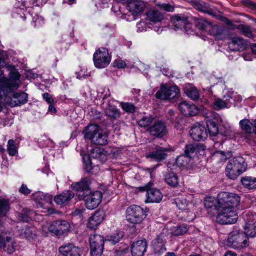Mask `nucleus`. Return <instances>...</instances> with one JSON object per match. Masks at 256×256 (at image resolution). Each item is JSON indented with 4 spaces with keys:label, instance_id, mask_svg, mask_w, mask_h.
<instances>
[{
    "label": "nucleus",
    "instance_id": "55",
    "mask_svg": "<svg viewBox=\"0 0 256 256\" xmlns=\"http://www.w3.org/2000/svg\"><path fill=\"white\" fill-rule=\"evenodd\" d=\"M216 203L218 204V200H216L214 197L208 196L204 199V204L206 208H209L216 206Z\"/></svg>",
    "mask_w": 256,
    "mask_h": 256
},
{
    "label": "nucleus",
    "instance_id": "16",
    "mask_svg": "<svg viewBox=\"0 0 256 256\" xmlns=\"http://www.w3.org/2000/svg\"><path fill=\"white\" fill-rule=\"evenodd\" d=\"M32 198L35 202L36 206L38 208H44L46 204H51L52 202V196L42 192H38L32 195Z\"/></svg>",
    "mask_w": 256,
    "mask_h": 256
},
{
    "label": "nucleus",
    "instance_id": "9",
    "mask_svg": "<svg viewBox=\"0 0 256 256\" xmlns=\"http://www.w3.org/2000/svg\"><path fill=\"white\" fill-rule=\"evenodd\" d=\"M126 212V220L132 224L140 223L146 217L143 209L138 206H130Z\"/></svg>",
    "mask_w": 256,
    "mask_h": 256
},
{
    "label": "nucleus",
    "instance_id": "39",
    "mask_svg": "<svg viewBox=\"0 0 256 256\" xmlns=\"http://www.w3.org/2000/svg\"><path fill=\"white\" fill-rule=\"evenodd\" d=\"M166 183L172 187H176L178 184V178L174 172H166L164 175Z\"/></svg>",
    "mask_w": 256,
    "mask_h": 256
},
{
    "label": "nucleus",
    "instance_id": "60",
    "mask_svg": "<svg viewBox=\"0 0 256 256\" xmlns=\"http://www.w3.org/2000/svg\"><path fill=\"white\" fill-rule=\"evenodd\" d=\"M182 30L188 34H192L194 33L192 24L189 22L188 20L186 24H184Z\"/></svg>",
    "mask_w": 256,
    "mask_h": 256
},
{
    "label": "nucleus",
    "instance_id": "7",
    "mask_svg": "<svg viewBox=\"0 0 256 256\" xmlns=\"http://www.w3.org/2000/svg\"><path fill=\"white\" fill-rule=\"evenodd\" d=\"M247 236L242 232L236 230L232 232L228 235L227 244L230 247L240 250L248 246Z\"/></svg>",
    "mask_w": 256,
    "mask_h": 256
},
{
    "label": "nucleus",
    "instance_id": "41",
    "mask_svg": "<svg viewBox=\"0 0 256 256\" xmlns=\"http://www.w3.org/2000/svg\"><path fill=\"white\" fill-rule=\"evenodd\" d=\"M16 14L18 16L22 18L23 20L26 18V14L23 12L26 9V6L24 2L22 0H18L16 3L15 4Z\"/></svg>",
    "mask_w": 256,
    "mask_h": 256
},
{
    "label": "nucleus",
    "instance_id": "30",
    "mask_svg": "<svg viewBox=\"0 0 256 256\" xmlns=\"http://www.w3.org/2000/svg\"><path fill=\"white\" fill-rule=\"evenodd\" d=\"M241 130L245 132V138L247 141L250 140L249 135L254 132V120L251 122L249 119L244 118L239 122Z\"/></svg>",
    "mask_w": 256,
    "mask_h": 256
},
{
    "label": "nucleus",
    "instance_id": "62",
    "mask_svg": "<svg viewBox=\"0 0 256 256\" xmlns=\"http://www.w3.org/2000/svg\"><path fill=\"white\" fill-rule=\"evenodd\" d=\"M76 78L82 80L88 78L90 76L89 72H85L84 70H82L80 72H76Z\"/></svg>",
    "mask_w": 256,
    "mask_h": 256
},
{
    "label": "nucleus",
    "instance_id": "49",
    "mask_svg": "<svg viewBox=\"0 0 256 256\" xmlns=\"http://www.w3.org/2000/svg\"><path fill=\"white\" fill-rule=\"evenodd\" d=\"M32 211L23 210L21 213L18 214V220L24 222H28L31 218Z\"/></svg>",
    "mask_w": 256,
    "mask_h": 256
},
{
    "label": "nucleus",
    "instance_id": "21",
    "mask_svg": "<svg viewBox=\"0 0 256 256\" xmlns=\"http://www.w3.org/2000/svg\"><path fill=\"white\" fill-rule=\"evenodd\" d=\"M178 108L180 112L186 116H195L199 110L196 106L186 101H183L180 103Z\"/></svg>",
    "mask_w": 256,
    "mask_h": 256
},
{
    "label": "nucleus",
    "instance_id": "25",
    "mask_svg": "<svg viewBox=\"0 0 256 256\" xmlns=\"http://www.w3.org/2000/svg\"><path fill=\"white\" fill-rule=\"evenodd\" d=\"M209 114V117L208 116L206 117V126L210 136L214 138L218 133V128L216 123L210 118H212L214 117H216V114L212 112H210ZM214 140V138H212L213 140Z\"/></svg>",
    "mask_w": 256,
    "mask_h": 256
},
{
    "label": "nucleus",
    "instance_id": "57",
    "mask_svg": "<svg viewBox=\"0 0 256 256\" xmlns=\"http://www.w3.org/2000/svg\"><path fill=\"white\" fill-rule=\"evenodd\" d=\"M210 84V88H202L204 90H209L210 88L212 86H214L215 84H218V82H222V79L221 78H216L214 76H210V78L209 79Z\"/></svg>",
    "mask_w": 256,
    "mask_h": 256
},
{
    "label": "nucleus",
    "instance_id": "26",
    "mask_svg": "<svg viewBox=\"0 0 256 256\" xmlns=\"http://www.w3.org/2000/svg\"><path fill=\"white\" fill-rule=\"evenodd\" d=\"M104 212L102 211H96L88 219L87 224L88 228L95 229L104 220Z\"/></svg>",
    "mask_w": 256,
    "mask_h": 256
},
{
    "label": "nucleus",
    "instance_id": "18",
    "mask_svg": "<svg viewBox=\"0 0 256 256\" xmlns=\"http://www.w3.org/2000/svg\"><path fill=\"white\" fill-rule=\"evenodd\" d=\"M146 6V3L142 0H129L126 4L128 10L134 16L141 14Z\"/></svg>",
    "mask_w": 256,
    "mask_h": 256
},
{
    "label": "nucleus",
    "instance_id": "11",
    "mask_svg": "<svg viewBox=\"0 0 256 256\" xmlns=\"http://www.w3.org/2000/svg\"><path fill=\"white\" fill-rule=\"evenodd\" d=\"M89 242L91 256H100L104 250V238L100 234H92L90 236Z\"/></svg>",
    "mask_w": 256,
    "mask_h": 256
},
{
    "label": "nucleus",
    "instance_id": "48",
    "mask_svg": "<svg viewBox=\"0 0 256 256\" xmlns=\"http://www.w3.org/2000/svg\"><path fill=\"white\" fill-rule=\"evenodd\" d=\"M7 150L10 156H14L18 153V148L16 146V142L13 140H10L8 142Z\"/></svg>",
    "mask_w": 256,
    "mask_h": 256
},
{
    "label": "nucleus",
    "instance_id": "50",
    "mask_svg": "<svg viewBox=\"0 0 256 256\" xmlns=\"http://www.w3.org/2000/svg\"><path fill=\"white\" fill-rule=\"evenodd\" d=\"M44 24V19L42 16L38 14H35L32 16V24L36 28L42 26Z\"/></svg>",
    "mask_w": 256,
    "mask_h": 256
},
{
    "label": "nucleus",
    "instance_id": "19",
    "mask_svg": "<svg viewBox=\"0 0 256 256\" xmlns=\"http://www.w3.org/2000/svg\"><path fill=\"white\" fill-rule=\"evenodd\" d=\"M190 134L192 138L198 142L203 140L208 136L206 128L200 124L193 126L190 130Z\"/></svg>",
    "mask_w": 256,
    "mask_h": 256
},
{
    "label": "nucleus",
    "instance_id": "12",
    "mask_svg": "<svg viewBox=\"0 0 256 256\" xmlns=\"http://www.w3.org/2000/svg\"><path fill=\"white\" fill-rule=\"evenodd\" d=\"M179 93L180 90L177 86L162 84L156 92V97L161 100H172L176 98Z\"/></svg>",
    "mask_w": 256,
    "mask_h": 256
},
{
    "label": "nucleus",
    "instance_id": "43",
    "mask_svg": "<svg viewBox=\"0 0 256 256\" xmlns=\"http://www.w3.org/2000/svg\"><path fill=\"white\" fill-rule=\"evenodd\" d=\"M191 158L185 154L177 157L176 164L179 167H188L190 162Z\"/></svg>",
    "mask_w": 256,
    "mask_h": 256
},
{
    "label": "nucleus",
    "instance_id": "44",
    "mask_svg": "<svg viewBox=\"0 0 256 256\" xmlns=\"http://www.w3.org/2000/svg\"><path fill=\"white\" fill-rule=\"evenodd\" d=\"M9 210V200L8 199H0V217L5 216Z\"/></svg>",
    "mask_w": 256,
    "mask_h": 256
},
{
    "label": "nucleus",
    "instance_id": "24",
    "mask_svg": "<svg viewBox=\"0 0 256 256\" xmlns=\"http://www.w3.org/2000/svg\"><path fill=\"white\" fill-rule=\"evenodd\" d=\"M148 130L151 135L156 137H162L166 134V126L160 121L155 122Z\"/></svg>",
    "mask_w": 256,
    "mask_h": 256
},
{
    "label": "nucleus",
    "instance_id": "56",
    "mask_svg": "<svg viewBox=\"0 0 256 256\" xmlns=\"http://www.w3.org/2000/svg\"><path fill=\"white\" fill-rule=\"evenodd\" d=\"M21 236L22 238H26L28 240H34L36 237L35 234L30 228H27L21 233Z\"/></svg>",
    "mask_w": 256,
    "mask_h": 256
},
{
    "label": "nucleus",
    "instance_id": "38",
    "mask_svg": "<svg viewBox=\"0 0 256 256\" xmlns=\"http://www.w3.org/2000/svg\"><path fill=\"white\" fill-rule=\"evenodd\" d=\"M188 230V227L184 224L174 226L170 228V233L174 236H182Z\"/></svg>",
    "mask_w": 256,
    "mask_h": 256
},
{
    "label": "nucleus",
    "instance_id": "27",
    "mask_svg": "<svg viewBox=\"0 0 256 256\" xmlns=\"http://www.w3.org/2000/svg\"><path fill=\"white\" fill-rule=\"evenodd\" d=\"M194 7L198 10L204 13H206L212 17H217L218 16V11L216 8H211L208 4L202 1L196 2Z\"/></svg>",
    "mask_w": 256,
    "mask_h": 256
},
{
    "label": "nucleus",
    "instance_id": "35",
    "mask_svg": "<svg viewBox=\"0 0 256 256\" xmlns=\"http://www.w3.org/2000/svg\"><path fill=\"white\" fill-rule=\"evenodd\" d=\"M184 92L186 96L194 100L200 98V94L196 88L192 84H186L184 87Z\"/></svg>",
    "mask_w": 256,
    "mask_h": 256
},
{
    "label": "nucleus",
    "instance_id": "33",
    "mask_svg": "<svg viewBox=\"0 0 256 256\" xmlns=\"http://www.w3.org/2000/svg\"><path fill=\"white\" fill-rule=\"evenodd\" d=\"M205 150L202 144H190L186 146L184 149V154L191 158L197 152L200 150L204 151Z\"/></svg>",
    "mask_w": 256,
    "mask_h": 256
},
{
    "label": "nucleus",
    "instance_id": "4",
    "mask_svg": "<svg viewBox=\"0 0 256 256\" xmlns=\"http://www.w3.org/2000/svg\"><path fill=\"white\" fill-rule=\"evenodd\" d=\"M84 137L94 144L105 145L108 144V134L96 124H89L84 130Z\"/></svg>",
    "mask_w": 256,
    "mask_h": 256
},
{
    "label": "nucleus",
    "instance_id": "1",
    "mask_svg": "<svg viewBox=\"0 0 256 256\" xmlns=\"http://www.w3.org/2000/svg\"><path fill=\"white\" fill-rule=\"evenodd\" d=\"M9 72V78L3 77L0 78V96H10L11 106H20L26 104L28 101V94L24 92H16L20 87L21 81V74L15 66L8 64L6 66Z\"/></svg>",
    "mask_w": 256,
    "mask_h": 256
},
{
    "label": "nucleus",
    "instance_id": "42",
    "mask_svg": "<svg viewBox=\"0 0 256 256\" xmlns=\"http://www.w3.org/2000/svg\"><path fill=\"white\" fill-rule=\"evenodd\" d=\"M234 29H238L245 36L251 38L254 36L251 28L250 26L242 24L235 25Z\"/></svg>",
    "mask_w": 256,
    "mask_h": 256
},
{
    "label": "nucleus",
    "instance_id": "22",
    "mask_svg": "<svg viewBox=\"0 0 256 256\" xmlns=\"http://www.w3.org/2000/svg\"><path fill=\"white\" fill-rule=\"evenodd\" d=\"M148 244L146 239L137 240L131 246V253L132 256H142L146 252Z\"/></svg>",
    "mask_w": 256,
    "mask_h": 256
},
{
    "label": "nucleus",
    "instance_id": "59",
    "mask_svg": "<svg viewBox=\"0 0 256 256\" xmlns=\"http://www.w3.org/2000/svg\"><path fill=\"white\" fill-rule=\"evenodd\" d=\"M214 157L220 158L221 161H224L228 158V155L224 151L218 150L214 153Z\"/></svg>",
    "mask_w": 256,
    "mask_h": 256
},
{
    "label": "nucleus",
    "instance_id": "37",
    "mask_svg": "<svg viewBox=\"0 0 256 256\" xmlns=\"http://www.w3.org/2000/svg\"><path fill=\"white\" fill-rule=\"evenodd\" d=\"M242 186L246 189H256V178L252 176H242L240 180Z\"/></svg>",
    "mask_w": 256,
    "mask_h": 256
},
{
    "label": "nucleus",
    "instance_id": "32",
    "mask_svg": "<svg viewBox=\"0 0 256 256\" xmlns=\"http://www.w3.org/2000/svg\"><path fill=\"white\" fill-rule=\"evenodd\" d=\"M166 240L161 236H158L152 242V246L154 254L160 256L166 251Z\"/></svg>",
    "mask_w": 256,
    "mask_h": 256
},
{
    "label": "nucleus",
    "instance_id": "29",
    "mask_svg": "<svg viewBox=\"0 0 256 256\" xmlns=\"http://www.w3.org/2000/svg\"><path fill=\"white\" fill-rule=\"evenodd\" d=\"M74 193L71 190H65L56 196L54 198V201L58 205L66 204L74 197Z\"/></svg>",
    "mask_w": 256,
    "mask_h": 256
},
{
    "label": "nucleus",
    "instance_id": "13",
    "mask_svg": "<svg viewBox=\"0 0 256 256\" xmlns=\"http://www.w3.org/2000/svg\"><path fill=\"white\" fill-rule=\"evenodd\" d=\"M175 204L177 208L182 210L181 212L184 220L190 222L194 219V213L190 210V208L193 206L192 202L184 198H178L175 200Z\"/></svg>",
    "mask_w": 256,
    "mask_h": 256
},
{
    "label": "nucleus",
    "instance_id": "17",
    "mask_svg": "<svg viewBox=\"0 0 256 256\" xmlns=\"http://www.w3.org/2000/svg\"><path fill=\"white\" fill-rule=\"evenodd\" d=\"M114 101L109 100L104 102L102 105L104 114L108 117L116 120L120 118L121 112L114 104Z\"/></svg>",
    "mask_w": 256,
    "mask_h": 256
},
{
    "label": "nucleus",
    "instance_id": "61",
    "mask_svg": "<svg viewBox=\"0 0 256 256\" xmlns=\"http://www.w3.org/2000/svg\"><path fill=\"white\" fill-rule=\"evenodd\" d=\"M139 70L144 73V75L146 77L148 76V70H149L150 67L146 65L143 63L140 62L138 66Z\"/></svg>",
    "mask_w": 256,
    "mask_h": 256
},
{
    "label": "nucleus",
    "instance_id": "31",
    "mask_svg": "<svg viewBox=\"0 0 256 256\" xmlns=\"http://www.w3.org/2000/svg\"><path fill=\"white\" fill-rule=\"evenodd\" d=\"M210 34L218 40H223L226 36V30L223 26L214 25L209 30Z\"/></svg>",
    "mask_w": 256,
    "mask_h": 256
},
{
    "label": "nucleus",
    "instance_id": "64",
    "mask_svg": "<svg viewBox=\"0 0 256 256\" xmlns=\"http://www.w3.org/2000/svg\"><path fill=\"white\" fill-rule=\"evenodd\" d=\"M42 98L48 104H54V100L52 98V95L48 92H45L42 94Z\"/></svg>",
    "mask_w": 256,
    "mask_h": 256
},
{
    "label": "nucleus",
    "instance_id": "2",
    "mask_svg": "<svg viewBox=\"0 0 256 256\" xmlns=\"http://www.w3.org/2000/svg\"><path fill=\"white\" fill-rule=\"evenodd\" d=\"M90 180L88 178L82 179L80 182L72 184V188L78 192L80 200H84L86 207L90 210L96 208L100 204L102 198L101 192L96 190L91 192L89 186Z\"/></svg>",
    "mask_w": 256,
    "mask_h": 256
},
{
    "label": "nucleus",
    "instance_id": "46",
    "mask_svg": "<svg viewBox=\"0 0 256 256\" xmlns=\"http://www.w3.org/2000/svg\"><path fill=\"white\" fill-rule=\"evenodd\" d=\"M92 157L98 159H103L106 157L105 152L104 149L98 146H96L92 148Z\"/></svg>",
    "mask_w": 256,
    "mask_h": 256
},
{
    "label": "nucleus",
    "instance_id": "14",
    "mask_svg": "<svg viewBox=\"0 0 256 256\" xmlns=\"http://www.w3.org/2000/svg\"><path fill=\"white\" fill-rule=\"evenodd\" d=\"M243 217L245 221L244 232L248 236L254 237L256 235V214L248 212Z\"/></svg>",
    "mask_w": 256,
    "mask_h": 256
},
{
    "label": "nucleus",
    "instance_id": "15",
    "mask_svg": "<svg viewBox=\"0 0 256 256\" xmlns=\"http://www.w3.org/2000/svg\"><path fill=\"white\" fill-rule=\"evenodd\" d=\"M70 225L64 220H58L52 222L48 226V230L58 236H62L69 232Z\"/></svg>",
    "mask_w": 256,
    "mask_h": 256
},
{
    "label": "nucleus",
    "instance_id": "53",
    "mask_svg": "<svg viewBox=\"0 0 256 256\" xmlns=\"http://www.w3.org/2000/svg\"><path fill=\"white\" fill-rule=\"evenodd\" d=\"M136 28L138 32H143L148 30L151 27L146 20H140L137 22Z\"/></svg>",
    "mask_w": 256,
    "mask_h": 256
},
{
    "label": "nucleus",
    "instance_id": "5",
    "mask_svg": "<svg viewBox=\"0 0 256 256\" xmlns=\"http://www.w3.org/2000/svg\"><path fill=\"white\" fill-rule=\"evenodd\" d=\"M218 212L216 217V222L221 224H232L235 223L238 220V214L232 207L226 205L218 204Z\"/></svg>",
    "mask_w": 256,
    "mask_h": 256
},
{
    "label": "nucleus",
    "instance_id": "54",
    "mask_svg": "<svg viewBox=\"0 0 256 256\" xmlns=\"http://www.w3.org/2000/svg\"><path fill=\"white\" fill-rule=\"evenodd\" d=\"M230 44H233L234 46H238L240 48H243L246 46V42L244 40L240 37H234L231 39V41L230 43Z\"/></svg>",
    "mask_w": 256,
    "mask_h": 256
},
{
    "label": "nucleus",
    "instance_id": "40",
    "mask_svg": "<svg viewBox=\"0 0 256 256\" xmlns=\"http://www.w3.org/2000/svg\"><path fill=\"white\" fill-rule=\"evenodd\" d=\"M172 22L176 29L182 30L186 24L187 18L183 16L177 15L172 18Z\"/></svg>",
    "mask_w": 256,
    "mask_h": 256
},
{
    "label": "nucleus",
    "instance_id": "51",
    "mask_svg": "<svg viewBox=\"0 0 256 256\" xmlns=\"http://www.w3.org/2000/svg\"><path fill=\"white\" fill-rule=\"evenodd\" d=\"M120 105L122 108L128 113H134L136 112V107L132 103L121 102Z\"/></svg>",
    "mask_w": 256,
    "mask_h": 256
},
{
    "label": "nucleus",
    "instance_id": "20",
    "mask_svg": "<svg viewBox=\"0 0 256 256\" xmlns=\"http://www.w3.org/2000/svg\"><path fill=\"white\" fill-rule=\"evenodd\" d=\"M58 251L63 256H81L80 248L72 244H64L59 248Z\"/></svg>",
    "mask_w": 256,
    "mask_h": 256
},
{
    "label": "nucleus",
    "instance_id": "52",
    "mask_svg": "<svg viewBox=\"0 0 256 256\" xmlns=\"http://www.w3.org/2000/svg\"><path fill=\"white\" fill-rule=\"evenodd\" d=\"M153 120V118L151 116H143L138 122V124L141 126L146 128L149 126Z\"/></svg>",
    "mask_w": 256,
    "mask_h": 256
},
{
    "label": "nucleus",
    "instance_id": "34",
    "mask_svg": "<svg viewBox=\"0 0 256 256\" xmlns=\"http://www.w3.org/2000/svg\"><path fill=\"white\" fill-rule=\"evenodd\" d=\"M11 235L10 234H8V236L6 238L2 246L8 254L13 253L16 250L17 246L16 243Z\"/></svg>",
    "mask_w": 256,
    "mask_h": 256
},
{
    "label": "nucleus",
    "instance_id": "3",
    "mask_svg": "<svg viewBox=\"0 0 256 256\" xmlns=\"http://www.w3.org/2000/svg\"><path fill=\"white\" fill-rule=\"evenodd\" d=\"M247 164L242 156H236L230 159L226 164L225 173L231 180H236L238 176L244 172Z\"/></svg>",
    "mask_w": 256,
    "mask_h": 256
},
{
    "label": "nucleus",
    "instance_id": "58",
    "mask_svg": "<svg viewBox=\"0 0 256 256\" xmlns=\"http://www.w3.org/2000/svg\"><path fill=\"white\" fill-rule=\"evenodd\" d=\"M210 25V22L204 19H200L196 22V26L198 29L202 30H205Z\"/></svg>",
    "mask_w": 256,
    "mask_h": 256
},
{
    "label": "nucleus",
    "instance_id": "45",
    "mask_svg": "<svg viewBox=\"0 0 256 256\" xmlns=\"http://www.w3.org/2000/svg\"><path fill=\"white\" fill-rule=\"evenodd\" d=\"M123 237V234L120 231L116 232L115 234L107 236L106 241L109 242L112 244H115L120 242Z\"/></svg>",
    "mask_w": 256,
    "mask_h": 256
},
{
    "label": "nucleus",
    "instance_id": "28",
    "mask_svg": "<svg viewBox=\"0 0 256 256\" xmlns=\"http://www.w3.org/2000/svg\"><path fill=\"white\" fill-rule=\"evenodd\" d=\"M146 202H159L162 198V194L159 190L146 188Z\"/></svg>",
    "mask_w": 256,
    "mask_h": 256
},
{
    "label": "nucleus",
    "instance_id": "6",
    "mask_svg": "<svg viewBox=\"0 0 256 256\" xmlns=\"http://www.w3.org/2000/svg\"><path fill=\"white\" fill-rule=\"evenodd\" d=\"M222 94V99L216 98L212 104L213 108L216 110L230 108L239 97L236 92L230 89H224Z\"/></svg>",
    "mask_w": 256,
    "mask_h": 256
},
{
    "label": "nucleus",
    "instance_id": "10",
    "mask_svg": "<svg viewBox=\"0 0 256 256\" xmlns=\"http://www.w3.org/2000/svg\"><path fill=\"white\" fill-rule=\"evenodd\" d=\"M93 60L97 68H102L107 66L110 61L108 50L104 48H99L94 54Z\"/></svg>",
    "mask_w": 256,
    "mask_h": 256
},
{
    "label": "nucleus",
    "instance_id": "36",
    "mask_svg": "<svg viewBox=\"0 0 256 256\" xmlns=\"http://www.w3.org/2000/svg\"><path fill=\"white\" fill-rule=\"evenodd\" d=\"M146 14L148 20L154 23L160 22L164 18L163 14L160 11L156 9H152L148 10Z\"/></svg>",
    "mask_w": 256,
    "mask_h": 256
},
{
    "label": "nucleus",
    "instance_id": "23",
    "mask_svg": "<svg viewBox=\"0 0 256 256\" xmlns=\"http://www.w3.org/2000/svg\"><path fill=\"white\" fill-rule=\"evenodd\" d=\"M168 152L170 150L168 148L157 146L155 150L150 152L146 156L156 162H160L166 158Z\"/></svg>",
    "mask_w": 256,
    "mask_h": 256
},
{
    "label": "nucleus",
    "instance_id": "8",
    "mask_svg": "<svg viewBox=\"0 0 256 256\" xmlns=\"http://www.w3.org/2000/svg\"><path fill=\"white\" fill-rule=\"evenodd\" d=\"M240 201V196L236 194L222 192L218 195V204L226 205L234 209L239 204Z\"/></svg>",
    "mask_w": 256,
    "mask_h": 256
},
{
    "label": "nucleus",
    "instance_id": "63",
    "mask_svg": "<svg viewBox=\"0 0 256 256\" xmlns=\"http://www.w3.org/2000/svg\"><path fill=\"white\" fill-rule=\"evenodd\" d=\"M158 6L161 9L164 10L166 12H172L174 10V6L168 4L164 3L159 4Z\"/></svg>",
    "mask_w": 256,
    "mask_h": 256
},
{
    "label": "nucleus",
    "instance_id": "47",
    "mask_svg": "<svg viewBox=\"0 0 256 256\" xmlns=\"http://www.w3.org/2000/svg\"><path fill=\"white\" fill-rule=\"evenodd\" d=\"M84 163V168L87 172H90L92 169V163L90 156L88 154L82 155Z\"/></svg>",
    "mask_w": 256,
    "mask_h": 256
}]
</instances>
